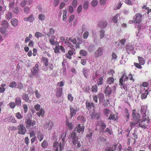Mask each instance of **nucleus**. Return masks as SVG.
I'll list each match as a JSON object with an SVG mask.
<instances>
[{
	"label": "nucleus",
	"instance_id": "b1692460",
	"mask_svg": "<svg viewBox=\"0 0 151 151\" xmlns=\"http://www.w3.org/2000/svg\"><path fill=\"white\" fill-rule=\"evenodd\" d=\"M1 25L3 27L7 29L9 27V24L6 21L4 20L2 22Z\"/></svg>",
	"mask_w": 151,
	"mask_h": 151
},
{
	"label": "nucleus",
	"instance_id": "bf43d9fd",
	"mask_svg": "<svg viewBox=\"0 0 151 151\" xmlns=\"http://www.w3.org/2000/svg\"><path fill=\"white\" fill-rule=\"evenodd\" d=\"M142 8L143 9H145L147 11V14L151 12V9H150L149 8L147 7L146 6L144 5L142 7Z\"/></svg>",
	"mask_w": 151,
	"mask_h": 151
},
{
	"label": "nucleus",
	"instance_id": "e433bc0d",
	"mask_svg": "<svg viewBox=\"0 0 151 151\" xmlns=\"http://www.w3.org/2000/svg\"><path fill=\"white\" fill-rule=\"evenodd\" d=\"M49 30V32L47 34V35L49 37H50V35H52L55 32V30L52 28H50Z\"/></svg>",
	"mask_w": 151,
	"mask_h": 151
},
{
	"label": "nucleus",
	"instance_id": "4be33fe9",
	"mask_svg": "<svg viewBox=\"0 0 151 151\" xmlns=\"http://www.w3.org/2000/svg\"><path fill=\"white\" fill-rule=\"evenodd\" d=\"M55 36L54 35L52 36L49 39V40L50 43L52 45H54L56 43V42L55 40Z\"/></svg>",
	"mask_w": 151,
	"mask_h": 151
},
{
	"label": "nucleus",
	"instance_id": "6ab92c4d",
	"mask_svg": "<svg viewBox=\"0 0 151 151\" xmlns=\"http://www.w3.org/2000/svg\"><path fill=\"white\" fill-rule=\"evenodd\" d=\"M62 91V88H57L56 93V95L57 97H60L61 96Z\"/></svg>",
	"mask_w": 151,
	"mask_h": 151
},
{
	"label": "nucleus",
	"instance_id": "f03ea898",
	"mask_svg": "<svg viewBox=\"0 0 151 151\" xmlns=\"http://www.w3.org/2000/svg\"><path fill=\"white\" fill-rule=\"evenodd\" d=\"M147 117H146V116H143L142 120L139 119L138 120L137 124L138 127H140L145 129L148 127L149 119V115H147Z\"/></svg>",
	"mask_w": 151,
	"mask_h": 151
},
{
	"label": "nucleus",
	"instance_id": "a211bd4d",
	"mask_svg": "<svg viewBox=\"0 0 151 151\" xmlns=\"http://www.w3.org/2000/svg\"><path fill=\"white\" fill-rule=\"evenodd\" d=\"M12 25L14 27H16L18 24V20L15 18L12 19L11 21Z\"/></svg>",
	"mask_w": 151,
	"mask_h": 151
},
{
	"label": "nucleus",
	"instance_id": "72a5a7b5",
	"mask_svg": "<svg viewBox=\"0 0 151 151\" xmlns=\"http://www.w3.org/2000/svg\"><path fill=\"white\" fill-rule=\"evenodd\" d=\"M116 149V146L113 145L112 147L107 148L105 151H114Z\"/></svg>",
	"mask_w": 151,
	"mask_h": 151
},
{
	"label": "nucleus",
	"instance_id": "680f3d73",
	"mask_svg": "<svg viewBox=\"0 0 151 151\" xmlns=\"http://www.w3.org/2000/svg\"><path fill=\"white\" fill-rule=\"evenodd\" d=\"M89 35V32L88 31H86L83 34V37L85 39H87Z\"/></svg>",
	"mask_w": 151,
	"mask_h": 151
},
{
	"label": "nucleus",
	"instance_id": "ddd939ff",
	"mask_svg": "<svg viewBox=\"0 0 151 151\" xmlns=\"http://www.w3.org/2000/svg\"><path fill=\"white\" fill-rule=\"evenodd\" d=\"M147 107L145 106H142L141 107V114H143V116H146L147 117V115L149 116L148 112H147Z\"/></svg>",
	"mask_w": 151,
	"mask_h": 151
},
{
	"label": "nucleus",
	"instance_id": "603ef678",
	"mask_svg": "<svg viewBox=\"0 0 151 151\" xmlns=\"http://www.w3.org/2000/svg\"><path fill=\"white\" fill-rule=\"evenodd\" d=\"M98 3V2L96 0H93L92 1L91 4L93 7H94L97 6Z\"/></svg>",
	"mask_w": 151,
	"mask_h": 151
},
{
	"label": "nucleus",
	"instance_id": "2f4dec72",
	"mask_svg": "<svg viewBox=\"0 0 151 151\" xmlns=\"http://www.w3.org/2000/svg\"><path fill=\"white\" fill-rule=\"evenodd\" d=\"M67 43H68V44H69L70 43L69 42H72L73 44L75 45L76 44V40L75 38L72 39L71 37H70L69 38L68 42L67 41Z\"/></svg>",
	"mask_w": 151,
	"mask_h": 151
},
{
	"label": "nucleus",
	"instance_id": "13d9d810",
	"mask_svg": "<svg viewBox=\"0 0 151 151\" xmlns=\"http://www.w3.org/2000/svg\"><path fill=\"white\" fill-rule=\"evenodd\" d=\"M16 117L18 119H22L23 118V116H22L20 112H17L16 114Z\"/></svg>",
	"mask_w": 151,
	"mask_h": 151
},
{
	"label": "nucleus",
	"instance_id": "4468645a",
	"mask_svg": "<svg viewBox=\"0 0 151 151\" xmlns=\"http://www.w3.org/2000/svg\"><path fill=\"white\" fill-rule=\"evenodd\" d=\"M98 124L100 127V130L101 132L103 131L106 128V126L104 122L103 121H100Z\"/></svg>",
	"mask_w": 151,
	"mask_h": 151
},
{
	"label": "nucleus",
	"instance_id": "0e129e2a",
	"mask_svg": "<svg viewBox=\"0 0 151 151\" xmlns=\"http://www.w3.org/2000/svg\"><path fill=\"white\" fill-rule=\"evenodd\" d=\"M6 28L1 27L0 29V32L2 34H4L6 32Z\"/></svg>",
	"mask_w": 151,
	"mask_h": 151
},
{
	"label": "nucleus",
	"instance_id": "6e6552de",
	"mask_svg": "<svg viewBox=\"0 0 151 151\" xmlns=\"http://www.w3.org/2000/svg\"><path fill=\"white\" fill-rule=\"evenodd\" d=\"M142 16L140 14H136L133 17L134 23H139L142 21Z\"/></svg>",
	"mask_w": 151,
	"mask_h": 151
},
{
	"label": "nucleus",
	"instance_id": "aec40b11",
	"mask_svg": "<svg viewBox=\"0 0 151 151\" xmlns=\"http://www.w3.org/2000/svg\"><path fill=\"white\" fill-rule=\"evenodd\" d=\"M107 22L106 21H102L99 22L98 26L101 28H104L107 25Z\"/></svg>",
	"mask_w": 151,
	"mask_h": 151
},
{
	"label": "nucleus",
	"instance_id": "79ce46f5",
	"mask_svg": "<svg viewBox=\"0 0 151 151\" xmlns=\"http://www.w3.org/2000/svg\"><path fill=\"white\" fill-rule=\"evenodd\" d=\"M119 16V13H117L115 16L113 18V22L115 23H116L117 22V19L118 18Z\"/></svg>",
	"mask_w": 151,
	"mask_h": 151
},
{
	"label": "nucleus",
	"instance_id": "0eeeda50",
	"mask_svg": "<svg viewBox=\"0 0 151 151\" xmlns=\"http://www.w3.org/2000/svg\"><path fill=\"white\" fill-rule=\"evenodd\" d=\"M17 129L18 130V133L22 135H24L26 132V129L25 127L23 124H21L17 126Z\"/></svg>",
	"mask_w": 151,
	"mask_h": 151
},
{
	"label": "nucleus",
	"instance_id": "37998d69",
	"mask_svg": "<svg viewBox=\"0 0 151 151\" xmlns=\"http://www.w3.org/2000/svg\"><path fill=\"white\" fill-rule=\"evenodd\" d=\"M88 2L86 1L84 2L83 4V7L85 10H87L88 6Z\"/></svg>",
	"mask_w": 151,
	"mask_h": 151
},
{
	"label": "nucleus",
	"instance_id": "cd10ccee",
	"mask_svg": "<svg viewBox=\"0 0 151 151\" xmlns=\"http://www.w3.org/2000/svg\"><path fill=\"white\" fill-rule=\"evenodd\" d=\"M6 15L5 18L8 20H10L13 17V14L11 12H9Z\"/></svg>",
	"mask_w": 151,
	"mask_h": 151
},
{
	"label": "nucleus",
	"instance_id": "58836bf2",
	"mask_svg": "<svg viewBox=\"0 0 151 151\" xmlns=\"http://www.w3.org/2000/svg\"><path fill=\"white\" fill-rule=\"evenodd\" d=\"M103 79L102 77H100L98 80L97 83L98 85H101L103 83Z\"/></svg>",
	"mask_w": 151,
	"mask_h": 151
},
{
	"label": "nucleus",
	"instance_id": "39448f33",
	"mask_svg": "<svg viewBox=\"0 0 151 151\" xmlns=\"http://www.w3.org/2000/svg\"><path fill=\"white\" fill-rule=\"evenodd\" d=\"M116 88V85L111 87L109 86H106L105 91V93L106 96H109L111 93H114L115 92Z\"/></svg>",
	"mask_w": 151,
	"mask_h": 151
},
{
	"label": "nucleus",
	"instance_id": "c9c22d12",
	"mask_svg": "<svg viewBox=\"0 0 151 151\" xmlns=\"http://www.w3.org/2000/svg\"><path fill=\"white\" fill-rule=\"evenodd\" d=\"M42 61L44 62V64L46 66H47L48 65V60L45 57H42L41 58Z\"/></svg>",
	"mask_w": 151,
	"mask_h": 151
},
{
	"label": "nucleus",
	"instance_id": "20e7f679",
	"mask_svg": "<svg viewBox=\"0 0 151 151\" xmlns=\"http://www.w3.org/2000/svg\"><path fill=\"white\" fill-rule=\"evenodd\" d=\"M76 133L75 132H73L71 133L68 137V139H71L72 138V142L73 144L75 145L77 143V147H80L81 146V144L80 143L78 142V138L76 136Z\"/></svg>",
	"mask_w": 151,
	"mask_h": 151
},
{
	"label": "nucleus",
	"instance_id": "393cba45",
	"mask_svg": "<svg viewBox=\"0 0 151 151\" xmlns=\"http://www.w3.org/2000/svg\"><path fill=\"white\" fill-rule=\"evenodd\" d=\"M45 113V112L44 110L43 109L41 108L39 111L37 113V114L39 117L41 116L43 117L44 116Z\"/></svg>",
	"mask_w": 151,
	"mask_h": 151
},
{
	"label": "nucleus",
	"instance_id": "412c9836",
	"mask_svg": "<svg viewBox=\"0 0 151 151\" xmlns=\"http://www.w3.org/2000/svg\"><path fill=\"white\" fill-rule=\"evenodd\" d=\"M34 19L32 14H31L29 17L27 18H24V20L25 21H29L31 22H32Z\"/></svg>",
	"mask_w": 151,
	"mask_h": 151
},
{
	"label": "nucleus",
	"instance_id": "1a4fd4ad",
	"mask_svg": "<svg viewBox=\"0 0 151 151\" xmlns=\"http://www.w3.org/2000/svg\"><path fill=\"white\" fill-rule=\"evenodd\" d=\"M69 107L70 115L71 117L75 116L76 112L78 111L79 110V108L76 107L74 108L71 105Z\"/></svg>",
	"mask_w": 151,
	"mask_h": 151
},
{
	"label": "nucleus",
	"instance_id": "ea45409f",
	"mask_svg": "<svg viewBox=\"0 0 151 151\" xmlns=\"http://www.w3.org/2000/svg\"><path fill=\"white\" fill-rule=\"evenodd\" d=\"M77 119L78 120L80 121L83 122H85L86 121V119L84 117L83 115H79L77 118Z\"/></svg>",
	"mask_w": 151,
	"mask_h": 151
},
{
	"label": "nucleus",
	"instance_id": "423d86ee",
	"mask_svg": "<svg viewBox=\"0 0 151 151\" xmlns=\"http://www.w3.org/2000/svg\"><path fill=\"white\" fill-rule=\"evenodd\" d=\"M25 124L26 127L29 129L31 127H33L35 125L36 122L35 121H32L30 118L26 119Z\"/></svg>",
	"mask_w": 151,
	"mask_h": 151
},
{
	"label": "nucleus",
	"instance_id": "5fc2aeb1",
	"mask_svg": "<svg viewBox=\"0 0 151 151\" xmlns=\"http://www.w3.org/2000/svg\"><path fill=\"white\" fill-rule=\"evenodd\" d=\"M97 86L95 85L93 86L92 88V91L93 92H96L97 91Z\"/></svg>",
	"mask_w": 151,
	"mask_h": 151
},
{
	"label": "nucleus",
	"instance_id": "de8ad7c7",
	"mask_svg": "<svg viewBox=\"0 0 151 151\" xmlns=\"http://www.w3.org/2000/svg\"><path fill=\"white\" fill-rule=\"evenodd\" d=\"M67 127L68 129L71 130L73 128V124L72 122H68V123H67Z\"/></svg>",
	"mask_w": 151,
	"mask_h": 151
},
{
	"label": "nucleus",
	"instance_id": "e2e57ef3",
	"mask_svg": "<svg viewBox=\"0 0 151 151\" xmlns=\"http://www.w3.org/2000/svg\"><path fill=\"white\" fill-rule=\"evenodd\" d=\"M82 9V6L81 5H80L77 9V11L78 14H80L81 12Z\"/></svg>",
	"mask_w": 151,
	"mask_h": 151
},
{
	"label": "nucleus",
	"instance_id": "c85d7f7f",
	"mask_svg": "<svg viewBox=\"0 0 151 151\" xmlns=\"http://www.w3.org/2000/svg\"><path fill=\"white\" fill-rule=\"evenodd\" d=\"M114 79L113 77H110L108 78L106 80L107 83L109 84L110 85L114 83Z\"/></svg>",
	"mask_w": 151,
	"mask_h": 151
},
{
	"label": "nucleus",
	"instance_id": "6e6d98bb",
	"mask_svg": "<svg viewBox=\"0 0 151 151\" xmlns=\"http://www.w3.org/2000/svg\"><path fill=\"white\" fill-rule=\"evenodd\" d=\"M105 31L103 29H101L100 31V38L102 39L104 36Z\"/></svg>",
	"mask_w": 151,
	"mask_h": 151
},
{
	"label": "nucleus",
	"instance_id": "a878e982",
	"mask_svg": "<svg viewBox=\"0 0 151 151\" xmlns=\"http://www.w3.org/2000/svg\"><path fill=\"white\" fill-rule=\"evenodd\" d=\"M97 96L99 99L100 103L102 102L104 99V94L101 93H99L98 94Z\"/></svg>",
	"mask_w": 151,
	"mask_h": 151
},
{
	"label": "nucleus",
	"instance_id": "473e14b6",
	"mask_svg": "<svg viewBox=\"0 0 151 151\" xmlns=\"http://www.w3.org/2000/svg\"><path fill=\"white\" fill-rule=\"evenodd\" d=\"M6 86L5 84H2L0 86V92L3 93L5 91L4 87Z\"/></svg>",
	"mask_w": 151,
	"mask_h": 151
},
{
	"label": "nucleus",
	"instance_id": "4d7b16f0",
	"mask_svg": "<svg viewBox=\"0 0 151 151\" xmlns=\"http://www.w3.org/2000/svg\"><path fill=\"white\" fill-rule=\"evenodd\" d=\"M89 133L86 135V137H87L91 138L93 134V131L91 129H89Z\"/></svg>",
	"mask_w": 151,
	"mask_h": 151
},
{
	"label": "nucleus",
	"instance_id": "3c124183",
	"mask_svg": "<svg viewBox=\"0 0 151 151\" xmlns=\"http://www.w3.org/2000/svg\"><path fill=\"white\" fill-rule=\"evenodd\" d=\"M38 139L40 141H42L43 139L44 136L43 134L40 133H39L37 134Z\"/></svg>",
	"mask_w": 151,
	"mask_h": 151
},
{
	"label": "nucleus",
	"instance_id": "4c0bfd02",
	"mask_svg": "<svg viewBox=\"0 0 151 151\" xmlns=\"http://www.w3.org/2000/svg\"><path fill=\"white\" fill-rule=\"evenodd\" d=\"M103 112L105 116L107 117L109 116V114L111 113L110 111L107 109H105L104 110Z\"/></svg>",
	"mask_w": 151,
	"mask_h": 151
},
{
	"label": "nucleus",
	"instance_id": "7c9ffc66",
	"mask_svg": "<svg viewBox=\"0 0 151 151\" xmlns=\"http://www.w3.org/2000/svg\"><path fill=\"white\" fill-rule=\"evenodd\" d=\"M86 108L88 109V110H89L90 109H91V107H94V105L93 103H90L89 102H88V101L86 102Z\"/></svg>",
	"mask_w": 151,
	"mask_h": 151
},
{
	"label": "nucleus",
	"instance_id": "338daca9",
	"mask_svg": "<svg viewBox=\"0 0 151 151\" xmlns=\"http://www.w3.org/2000/svg\"><path fill=\"white\" fill-rule=\"evenodd\" d=\"M35 93L36 98L37 99H39L41 97V95L39 93L38 91L37 90H36L35 91Z\"/></svg>",
	"mask_w": 151,
	"mask_h": 151
},
{
	"label": "nucleus",
	"instance_id": "f257e3e1",
	"mask_svg": "<svg viewBox=\"0 0 151 151\" xmlns=\"http://www.w3.org/2000/svg\"><path fill=\"white\" fill-rule=\"evenodd\" d=\"M129 78L133 82H134V79L133 78L132 75L131 74H129L128 77L126 76L125 73L124 74L119 80V85L126 91L128 89L127 83Z\"/></svg>",
	"mask_w": 151,
	"mask_h": 151
},
{
	"label": "nucleus",
	"instance_id": "a19ab883",
	"mask_svg": "<svg viewBox=\"0 0 151 151\" xmlns=\"http://www.w3.org/2000/svg\"><path fill=\"white\" fill-rule=\"evenodd\" d=\"M17 83L15 81H13L9 83V86L12 88H15L17 86Z\"/></svg>",
	"mask_w": 151,
	"mask_h": 151
},
{
	"label": "nucleus",
	"instance_id": "8fccbe9b",
	"mask_svg": "<svg viewBox=\"0 0 151 151\" xmlns=\"http://www.w3.org/2000/svg\"><path fill=\"white\" fill-rule=\"evenodd\" d=\"M138 120H136L135 121H134L133 122L130 123V125L131 128H133L134 126H136L137 127V123Z\"/></svg>",
	"mask_w": 151,
	"mask_h": 151
},
{
	"label": "nucleus",
	"instance_id": "052dcab7",
	"mask_svg": "<svg viewBox=\"0 0 151 151\" xmlns=\"http://www.w3.org/2000/svg\"><path fill=\"white\" fill-rule=\"evenodd\" d=\"M24 11L25 14L28 13L30 9L27 6H25L24 8Z\"/></svg>",
	"mask_w": 151,
	"mask_h": 151
},
{
	"label": "nucleus",
	"instance_id": "09e8293b",
	"mask_svg": "<svg viewBox=\"0 0 151 151\" xmlns=\"http://www.w3.org/2000/svg\"><path fill=\"white\" fill-rule=\"evenodd\" d=\"M35 35L36 38H39L42 37L43 36V35L42 33L39 32H37L35 33Z\"/></svg>",
	"mask_w": 151,
	"mask_h": 151
},
{
	"label": "nucleus",
	"instance_id": "f704fd0d",
	"mask_svg": "<svg viewBox=\"0 0 151 151\" xmlns=\"http://www.w3.org/2000/svg\"><path fill=\"white\" fill-rule=\"evenodd\" d=\"M138 60L139 63H140V64L141 65H144L145 63V61L144 59L142 58L141 57L139 56L138 57Z\"/></svg>",
	"mask_w": 151,
	"mask_h": 151
},
{
	"label": "nucleus",
	"instance_id": "f8f14e48",
	"mask_svg": "<svg viewBox=\"0 0 151 151\" xmlns=\"http://www.w3.org/2000/svg\"><path fill=\"white\" fill-rule=\"evenodd\" d=\"M54 126V123L51 121L47 122L45 126V128L49 130L51 129Z\"/></svg>",
	"mask_w": 151,
	"mask_h": 151
},
{
	"label": "nucleus",
	"instance_id": "bb28decb",
	"mask_svg": "<svg viewBox=\"0 0 151 151\" xmlns=\"http://www.w3.org/2000/svg\"><path fill=\"white\" fill-rule=\"evenodd\" d=\"M38 45L41 50H44L45 49V45L42 42H40L38 43Z\"/></svg>",
	"mask_w": 151,
	"mask_h": 151
},
{
	"label": "nucleus",
	"instance_id": "2eb2a0df",
	"mask_svg": "<svg viewBox=\"0 0 151 151\" xmlns=\"http://www.w3.org/2000/svg\"><path fill=\"white\" fill-rule=\"evenodd\" d=\"M132 115L133 118L136 120L139 119V114L136 111L135 109H133L132 111Z\"/></svg>",
	"mask_w": 151,
	"mask_h": 151
},
{
	"label": "nucleus",
	"instance_id": "c03bdc74",
	"mask_svg": "<svg viewBox=\"0 0 151 151\" xmlns=\"http://www.w3.org/2000/svg\"><path fill=\"white\" fill-rule=\"evenodd\" d=\"M79 53L81 55L84 56H86L87 55V52L83 50H81Z\"/></svg>",
	"mask_w": 151,
	"mask_h": 151
},
{
	"label": "nucleus",
	"instance_id": "f3484780",
	"mask_svg": "<svg viewBox=\"0 0 151 151\" xmlns=\"http://www.w3.org/2000/svg\"><path fill=\"white\" fill-rule=\"evenodd\" d=\"M17 106L19 107L21 106V100L20 97H17L15 100V103Z\"/></svg>",
	"mask_w": 151,
	"mask_h": 151
},
{
	"label": "nucleus",
	"instance_id": "dca6fc26",
	"mask_svg": "<svg viewBox=\"0 0 151 151\" xmlns=\"http://www.w3.org/2000/svg\"><path fill=\"white\" fill-rule=\"evenodd\" d=\"M68 53L69 55H67V58L70 59H71L72 58L71 56L73 54H75L74 49L72 47L71 50H70L68 51Z\"/></svg>",
	"mask_w": 151,
	"mask_h": 151
},
{
	"label": "nucleus",
	"instance_id": "864d4df0",
	"mask_svg": "<svg viewBox=\"0 0 151 151\" xmlns=\"http://www.w3.org/2000/svg\"><path fill=\"white\" fill-rule=\"evenodd\" d=\"M126 49L127 50L130 51L133 50L134 49V48L132 45H127L126 46Z\"/></svg>",
	"mask_w": 151,
	"mask_h": 151
},
{
	"label": "nucleus",
	"instance_id": "9d476101",
	"mask_svg": "<svg viewBox=\"0 0 151 151\" xmlns=\"http://www.w3.org/2000/svg\"><path fill=\"white\" fill-rule=\"evenodd\" d=\"M84 127L83 126H81L80 124H78L77 127L75 128L74 129V131L72 132L71 133L73 132H75L76 133V132L77 133H80V132H83L84 130Z\"/></svg>",
	"mask_w": 151,
	"mask_h": 151
},
{
	"label": "nucleus",
	"instance_id": "a18cd8bd",
	"mask_svg": "<svg viewBox=\"0 0 151 151\" xmlns=\"http://www.w3.org/2000/svg\"><path fill=\"white\" fill-rule=\"evenodd\" d=\"M38 18L39 20L43 21L45 20V17L44 14H39L38 15Z\"/></svg>",
	"mask_w": 151,
	"mask_h": 151
},
{
	"label": "nucleus",
	"instance_id": "9b49d317",
	"mask_svg": "<svg viewBox=\"0 0 151 151\" xmlns=\"http://www.w3.org/2000/svg\"><path fill=\"white\" fill-rule=\"evenodd\" d=\"M103 49L101 47H99L95 52L94 53L95 56L96 58L101 56L103 55Z\"/></svg>",
	"mask_w": 151,
	"mask_h": 151
},
{
	"label": "nucleus",
	"instance_id": "c756f323",
	"mask_svg": "<svg viewBox=\"0 0 151 151\" xmlns=\"http://www.w3.org/2000/svg\"><path fill=\"white\" fill-rule=\"evenodd\" d=\"M83 72L85 76L87 78L88 75V73H89V70L86 68H84L83 69Z\"/></svg>",
	"mask_w": 151,
	"mask_h": 151
},
{
	"label": "nucleus",
	"instance_id": "7ed1b4c3",
	"mask_svg": "<svg viewBox=\"0 0 151 151\" xmlns=\"http://www.w3.org/2000/svg\"><path fill=\"white\" fill-rule=\"evenodd\" d=\"M39 72V65L38 64L35 65L31 70V72L29 74V76L30 78L37 76Z\"/></svg>",
	"mask_w": 151,
	"mask_h": 151
},
{
	"label": "nucleus",
	"instance_id": "5701e85b",
	"mask_svg": "<svg viewBox=\"0 0 151 151\" xmlns=\"http://www.w3.org/2000/svg\"><path fill=\"white\" fill-rule=\"evenodd\" d=\"M22 97L23 99L27 103H30L31 102V101L29 99L27 94L25 93L23 94L22 96Z\"/></svg>",
	"mask_w": 151,
	"mask_h": 151
},
{
	"label": "nucleus",
	"instance_id": "69168bd1",
	"mask_svg": "<svg viewBox=\"0 0 151 151\" xmlns=\"http://www.w3.org/2000/svg\"><path fill=\"white\" fill-rule=\"evenodd\" d=\"M107 132L108 133L111 135L112 134V132L111 130L108 128H107L106 130L103 132V133L104 134L105 132Z\"/></svg>",
	"mask_w": 151,
	"mask_h": 151
},
{
	"label": "nucleus",
	"instance_id": "774afa93",
	"mask_svg": "<svg viewBox=\"0 0 151 151\" xmlns=\"http://www.w3.org/2000/svg\"><path fill=\"white\" fill-rule=\"evenodd\" d=\"M10 107L12 109H14L15 106L16 104L14 102H10L9 104Z\"/></svg>",
	"mask_w": 151,
	"mask_h": 151
},
{
	"label": "nucleus",
	"instance_id": "49530a36",
	"mask_svg": "<svg viewBox=\"0 0 151 151\" xmlns=\"http://www.w3.org/2000/svg\"><path fill=\"white\" fill-rule=\"evenodd\" d=\"M47 145V141L46 140H44L42 143L41 146L43 148H45Z\"/></svg>",
	"mask_w": 151,
	"mask_h": 151
}]
</instances>
